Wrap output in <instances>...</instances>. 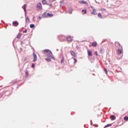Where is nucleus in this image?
Returning <instances> with one entry per match:
<instances>
[{"label": "nucleus", "mask_w": 128, "mask_h": 128, "mask_svg": "<svg viewBox=\"0 0 128 128\" xmlns=\"http://www.w3.org/2000/svg\"><path fill=\"white\" fill-rule=\"evenodd\" d=\"M34 18H35V17H34V18H33V20H34Z\"/></svg>", "instance_id": "42"}, {"label": "nucleus", "mask_w": 128, "mask_h": 128, "mask_svg": "<svg viewBox=\"0 0 128 128\" xmlns=\"http://www.w3.org/2000/svg\"><path fill=\"white\" fill-rule=\"evenodd\" d=\"M104 72H106V74H108V70L106 68H104Z\"/></svg>", "instance_id": "32"}, {"label": "nucleus", "mask_w": 128, "mask_h": 128, "mask_svg": "<svg viewBox=\"0 0 128 128\" xmlns=\"http://www.w3.org/2000/svg\"><path fill=\"white\" fill-rule=\"evenodd\" d=\"M98 18H102V14H100V12L98 14Z\"/></svg>", "instance_id": "23"}, {"label": "nucleus", "mask_w": 128, "mask_h": 128, "mask_svg": "<svg viewBox=\"0 0 128 128\" xmlns=\"http://www.w3.org/2000/svg\"><path fill=\"white\" fill-rule=\"evenodd\" d=\"M88 56H92V52L90 50H88Z\"/></svg>", "instance_id": "10"}, {"label": "nucleus", "mask_w": 128, "mask_h": 128, "mask_svg": "<svg viewBox=\"0 0 128 128\" xmlns=\"http://www.w3.org/2000/svg\"><path fill=\"white\" fill-rule=\"evenodd\" d=\"M44 52H46L47 56L49 58H52V60L54 59V57L52 56V51L50 50H45Z\"/></svg>", "instance_id": "1"}, {"label": "nucleus", "mask_w": 128, "mask_h": 128, "mask_svg": "<svg viewBox=\"0 0 128 128\" xmlns=\"http://www.w3.org/2000/svg\"><path fill=\"white\" fill-rule=\"evenodd\" d=\"M122 47H120V48H118V54H122Z\"/></svg>", "instance_id": "5"}, {"label": "nucleus", "mask_w": 128, "mask_h": 128, "mask_svg": "<svg viewBox=\"0 0 128 128\" xmlns=\"http://www.w3.org/2000/svg\"><path fill=\"white\" fill-rule=\"evenodd\" d=\"M90 8H92V10H94V6H90Z\"/></svg>", "instance_id": "36"}, {"label": "nucleus", "mask_w": 128, "mask_h": 128, "mask_svg": "<svg viewBox=\"0 0 128 128\" xmlns=\"http://www.w3.org/2000/svg\"><path fill=\"white\" fill-rule=\"evenodd\" d=\"M102 10H106V9L105 8H103V9H102Z\"/></svg>", "instance_id": "41"}, {"label": "nucleus", "mask_w": 128, "mask_h": 128, "mask_svg": "<svg viewBox=\"0 0 128 128\" xmlns=\"http://www.w3.org/2000/svg\"><path fill=\"white\" fill-rule=\"evenodd\" d=\"M22 8H23V10L25 12V16H26V4H24L22 6Z\"/></svg>", "instance_id": "4"}, {"label": "nucleus", "mask_w": 128, "mask_h": 128, "mask_svg": "<svg viewBox=\"0 0 128 128\" xmlns=\"http://www.w3.org/2000/svg\"><path fill=\"white\" fill-rule=\"evenodd\" d=\"M115 46H116V48H120L122 47V46H120V43L118 42H116Z\"/></svg>", "instance_id": "8"}, {"label": "nucleus", "mask_w": 128, "mask_h": 128, "mask_svg": "<svg viewBox=\"0 0 128 128\" xmlns=\"http://www.w3.org/2000/svg\"><path fill=\"white\" fill-rule=\"evenodd\" d=\"M80 4H85L86 6H88V3L86 2V1H84V0H80Z\"/></svg>", "instance_id": "9"}, {"label": "nucleus", "mask_w": 128, "mask_h": 128, "mask_svg": "<svg viewBox=\"0 0 128 128\" xmlns=\"http://www.w3.org/2000/svg\"><path fill=\"white\" fill-rule=\"evenodd\" d=\"M30 28H34V24H30Z\"/></svg>", "instance_id": "27"}, {"label": "nucleus", "mask_w": 128, "mask_h": 128, "mask_svg": "<svg viewBox=\"0 0 128 128\" xmlns=\"http://www.w3.org/2000/svg\"><path fill=\"white\" fill-rule=\"evenodd\" d=\"M51 58H46L45 60L46 62H52V59H50Z\"/></svg>", "instance_id": "21"}, {"label": "nucleus", "mask_w": 128, "mask_h": 128, "mask_svg": "<svg viewBox=\"0 0 128 128\" xmlns=\"http://www.w3.org/2000/svg\"><path fill=\"white\" fill-rule=\"evenodd\" d=\"M42 16L44 18H48V14H46V12H44L42 14Z\"/></svg>", "instance_id": "15"}, {"label": "nucleus", "mask_w": 128, "mask_h": 128, "mask_svg": "<svg viewBox=\"0 0 128 128\" xmlns=\"http://www.w3.org/2000/svg\"><path fill=\"white\" fill-rule=\"evenodd\" d=\"M12 24L14 26H18V23L17 21H14L12 22Z\"/></svg>", "instance_id": "12"}, {"label": "nucleus", "mask_w": 128, "mask_h": 128, "mask_svg": "<svg viewBox=\"0 0 128 128\" xmlns=\"http://www.w3.org/2000/svg\"><path fill=\"white\" fill-rule=\"evenodd\" d=\"M68 12V14H72V8H70L68 11H66V13Z\"/></svg>", "instance_id": "13"}, {"label": "nucleus", "mask_w": 128, "mask_h": 128, "mask_svg": "<svg viewBox=\"0 0 128 128\" xmlns=\"http://www.w3.org/2000/svg\"><path fill=\"white\" fill-rule=\"evenodd\" d=\"M20 44H22V41H20Z\"/></svg>", "instance_id": "40"}, {"label": "nucleus", "mask_w": 128, "mask_h": 128, "mask_svg": "<svg viewBox=\"0 0 128 128\" xmlns=\"http://www.w3.org/2000/svg\"><path fill=\"white\" fill-rule=\"evenodd\" d=\"M66 40L68 42H72V36H69L68 37L66 38Z\"/></svg>", "instance_id": "6"}, {"label": "nucleus", "mask_w": 128, "mask_h": 128, "mask_svg": "<svg viewBox=\"0 0 128 128\" xmlns=\"http://www.w3.org/2000/svg\"><path fill=\"white\" fill-rule=\"evenodd\" d=\"M28 70H26V73H25V77L28 78Z\"/></svg>", "instance_id": "20"}, {"label": "nucleus", "mask_w": 128, "mask_h": 128, "mask_svg": "<svg viewBox=\"0 0 128 128\" xmlns=\"http://www.w3.org/2000/svg\"><path fill=\"white\" fill-rule=\"evenodd\" d=\"M26 32H28V30L26 29L25 30L23 31V33L26 34Z\"/></svg>", "instance_id": "35"}, {"label": "nucleus", "mask_w": 128, "mask_h": 128, "mask_svg": "<svg viewBox=\"0 0 128 128\" xmlns=\"http://www.w3.org/2000/svg\"><path fill=\"white\" fill-rule=\"evenodd\" d=\"M82 12H83V14H86V9L82 10Z\"/></svg>", "instance_id": "24"}, {"label": "nucleus", "mask_w": 128, "mask_h": 128, "mask_svg": "<svg viewBox=\"0 0 128 128\" xmlns=\"http://www.w3.org/2000/svg\"><path fill=\"white\" fill-rule=\"evenodd\" d=\"M73 58L74 60V64H76L77 62V60L76 58Z\"/></svg>", "instance_id": "31"}, {"label": "nucleus", "mask_w": 128, "mask_h": 128, "mask_svg": "<svg viewBox=\"0 0 128 128\" xmlns=\"http://www.w3.org/2000/svg\"><path fill=\"white\" fill-rule=\"evenodd\" d=\"M34 66H35L34 64L32 63V68H34Z\"/></svg>", "instance_id": "34"}, {"label": "nucleus", "mask_w": 128, "mask_h": 128, "mask_svg": "<svg viewBox=\"0 0 128 128\" xmlns=\"http://www.w3.org/2000/svg\"><path fill=\"white\" fill-rule=\"evenodd\" d=\"M64 57L62 56L60 62V64H64Z\"/></svg>", "instance_id": "22"}, {"label": "nucleus", "mask_w": 128, "mask_h": 128, "mask_svg": "<svg viewBox=\"0 0 128 128\" xmlns=\"http://www.w3.org/2000/svg\"><path fill=\"white\" fill-rule=\"evenodd\" d=\"M66 38L64 37V36H59V40L60 42H64L66 40Z\"/></svg>", "instance_id": "3"}, {"label": "nucleus", "mask_w": 128, "mask_h": 128, "mask_svg": "<svg viewBox=\"0 0 128 128\" xmlns=\"http://www.w3.org/2000/svg\"><path fill=\"white\" fill-rule=\"evenodd\" d=\"M50 6H52V8H54V6H52V4H50Z\"/></svg>", "instance_id": "38"}, {"label": "nucleus", "mask_w": 128, "mask_h": 128, "mask_svg": "<svg viewBox=\"0 0 128 128\" xmlns=\"http://www.w3.org/2000/svg\"><path fill=\"white\" fill-rule=\"evenodd\" d=\"M36 8H38L40 10H42V3H40V2L38 3V4H37Z\"/></svg>", "instance_id": "7"}, {"label": "nucleus", "mask_w": 128, "mask_h": 128, "mask_svg": "<svg viewBox=\"0 0 128 128\" xmlns=\"http://www.w3.org/2000/svg\"><path fill=\"white\" fill-rule=\"evenodd\" d=\"M95 54H96V56H98V52H95Z\"/></svg>", "instance_id": "37"}, {"label": "nucleus", "mask_w": 128, "mask_h": 128, "mask_svg": "<svg viewBox=\"0 0 128 128\" xmlns=\"http://www.w3.org/2000/svg\"><path fill=\"white\" fill-rule=\"evenodd\" d=\"M20 36H22V34H19L17 36L16 38H20Z\"/></svg>", "instance_id": "28"}, {"label": "nucleus", "mask_w": 128, "mask_h": 128, "mask_svg": "<svg viewBox=\"0 0 128 128\" xmlns=\"http://www.w3.org/2000/svg\"><path fill=\"white\" fill-rule=\"evenodd\" d=\"M108 126H112V124H108L104 126V128H108Z\"/></svg>", "instance_id": "26"}, {"label": "nucleus", "mask_w": 128, "mask_h": 128, "mask_svg": "<svg viewBox=\"0 0 128 128\" xmlns=\"http://www.w3.org/2000/svg\"><path fill=\"white\" fill-rule=\"evenodd\" d=\"M100 54H104V48H101L100 49Z\"/></svg>", "instance_id": "18"}, {"label": "nucleus", "mask_w": 128, "mask_h": 128, "mask_svg": "<svg viewBox=\"0 0 128 128\" xmlns=\"http://www.w3.org/2000/svg\"><path fill=\"white\" fill-rule=\"evenodd\" d=\"M96 9H94V10H92V12H91V14H93L94 16V14H96Z\"/></svg>", "instance_id": "14"}, {"label": "nucleus", "mask_w": 128, "mask_h": 128, "mask_svg": "<svg viewBox=\"0 0 128 128\" xmlns=\"http://www.w3.org/2000/svg\"><path fill=\"white\" fill-rule=\"evenodd\" d=\"M50 2H56V0H49Z\"/></svg>", "instance_id": "33"}, {"label": "nucleus", "mask_w": 128, "mask_h": 128, "mask_svg": "<svg viewBox=\"0 0 128 128\" xmlns=\"http://www.w3.org/2000/svg\"><path fill=\"white\" fill-rule=\"evenodd\" d=\"M48 16L49 18H52L54 16V14H52L50 13H47V17Z\"/></svg>", "instance_id": "16"}, {"label": "nucleus", "mask_w": 128, "mask_h": 128, "mask_svg": "<svg viewBox=\"0 0 128 128\" xmlns=\"http://www.w3.org/2000/svg\"><path fill=\"white\" fill-rule=\"evenodd\" d=\"M33 58L34 60H32L33 62H36V60H38V56H36V53L33 52Z\"/></svg>", "instance_id": "2"}, {"label": "nucleus", "mask_w": 128, "mask_h": 128, "mask_svg": "<svg viewBox=\"0 0 128 128\" xmlns=\"http://www.w3.org/2000/svg\"><path fill=\"white\" fill-rule=\"evenodd\" d=\"M46 0H42V2L44 4H48V2H46Z\"/></svg>", "instance_id": "25"}, {"label": "nucleus", "mask_w": 128, "mask_h": 128, "mask_svg": "<svg viewBox=\"0 0 128 128\" xmlns=\"http://www.w3.org/2000/svg\"><path fill=\"white\" fill-rule=\"evenodd\" d=\"M92 46H98V44L96 43V42H94L92 44Z\"/></svg>", "instance_id": "19"}, {"label": "nucleus", "mask_w": 128, "mask_h": 128, "mask_svg": "<svg viewBox=\"0 0 128 128\" xmlns=\"http://www.w3.org/2000/svg\"><path fill=\"white\" fill-rule=\"evenodd\" d=\"M78 2H80V1H79Z\"/></svg>", "instance_id": "43"}, {"label": "nucleus", "mask_w": 128, "mask_h": 128, "mask_svg": "<svg viewBox=\"0 0 128 128\" xmlns=\"http://www.w3.org/2000/svg\"><path fill=\"white\" fill-rule=\"evenodd\" d=\"M110 118H111L112 120H115L116 118V116H114L112 115L110 116Z\"/></svg>", "instance_id": "17"}, {"label": "nucleus", "mask_w": 128, "mask_h": 128, "mask_svg": "<svg viewBox=\"0 0 128 128\" xmlns=\"http://www.w3.org/2000/svg\"><path fill=\"white\" fill-rule=\"evenodd\" d=\"M71 55L72 56H74V58H76V52H74V50L70 51Z\"/></svg>", "instance_id": "11"}, {"label": "nucleus", "mask_w": 128, "mask_h": 128, "mask_svg": "<svg viewBox=\"0 0 128 128\" xmlns=\"http://www.w3.org/2000/svg\"><path fill=\"white\" fill-rule=\"evenodd\" d=\"M38 18H42V17L40 16H38Z\"/></svg>", "instance_id": "39"}, {"label": "nucleus", "mask_w": 128, "mask_h": 128, "mask_svg": "<svg viewBox=\"0 0 128 128\" xmlns=\"http://www.w3.org/2000/svg\"><path fill=\"white\" fill-rule=\"evenodd\" d=\"M124 120H128V116H125L124 117Z\"/></svg>", "instance_id": "29"}, {"label": "nucleus", "mask_w": 128, "mask_h": 128, "mask_svg": "<svg viewBox=\"0 0 128 128\" xmlns=\"http://www.w3.org/2000/svg\"><path fill=\"white\" fill-rule=\"evenodd\" d=\"M30 22V18H28V16L26 18V22Z\"/></svg>", "instance_id": "30"}]
</instances>
